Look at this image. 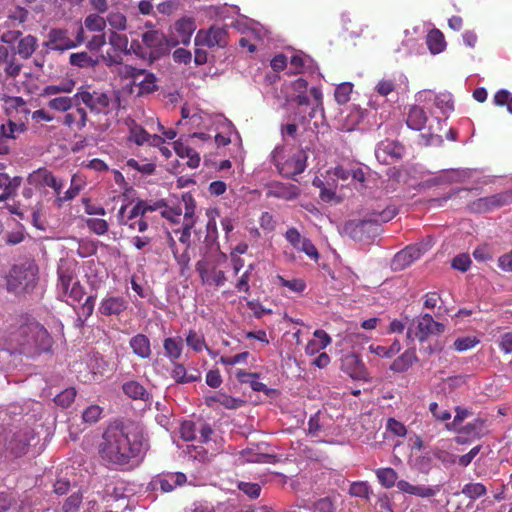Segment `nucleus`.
<instances>
[{
	"mask_svg": "<svg viewBox=\"0 0 512 512\" xmlns=\"http://www.w3.org/2000/svg\"><path fill=\"white\" fill-rule=\"evenodd\" d=\"M147 450L140 424L131 418H115L104 431L99 445L101 458L114 466H134Z\"/></svg>",
	"mask_w": 512,
	"mask_h": 512,
	"instance_id": "f257e3e1",
	"label": "nucleus"
},
{
	"mask_svg": "<svg viewBox=\"0 0 512 512\" xmlns=\"http://www.w3.org/2000/svg\"><path fill=\"white\" fill-rule=\"evenodd\" d=\"M398 213L395 206H387L381 211H372L363 219L349 220L344 232L355 241H364L379 233L380 225L392 220Z\"/></svg>",
	"mask_w": 512,
	"mask_h": 512,
	"instance_id": "f03ea898",
	"label": "nucleus"
},
{
	"mask_svg": "<svg viewBox=\"0 0 512 512\" xmlns=\"http://www.w3.org/2000/svg\"><path fill=\"white\" fill-rule=\"evenodd\" d=\"M38 265L34 260H25L14 265L10 271L7 287L8 290L15 293H30L38 283Z\"/></svg>",
	"mask_w": 512,
	"mask_h": 512,
	"instance_id": "7ed1b4c3",
	"label": "nucleus"
},
{
	"mask_svg": "<svg viewBox=\"0 0 512 512\" xmlns=\"http://www.w3.org/2000/svg\"><path fill=\"white\" fill-rule=\"evenodd\" d=\"M77 262L70 259H60L57 266V288L64 297L79 302L84 294V287L77 280Z\"/></svg>",
	"mask_w": 512,
	"mask_h": 512,
	"instance_id": "20e7f679",
	"label": "nucleus"
},
{
	"mask_svg": "<svg viewBox=\"0 0 512 512\" xmlns=\"http://www.w3.org/2000/svg\"><path fill=\"white\" fill-rule=\"evenodd\" d=\"M75 98L78 105L81 103L94 114L108 115L114 108L116 99L100 90H91L88 86H81Z\"/></svg>",
	"mask_w": 512,
	"mask_h": 512,
	"instance_id": "39448f33",
	"label": "nucleus"
},
{
	"mask_svg": "<svg viewBox=\"0 0 512 512\" xmlns=\"http://www.w3.org/2000/svg\"><path fill=\"white\" fill-rule=\"evenodd\" d=\"M142 43L149 53V61L155 60L168 55L170 50L174 48L171 39L167 37L162 31L147 30L141 35Z\"/></svg>",
	"mask_w": 512,
	"mask_h": 512,
	"instance_id": "423d86ee",
	"label": "nucleus"
},
{
	"mask_svg": "<svg viewBox=\"0 0 512 512\" xmlns=\"http://www.w3.org/2000/svg\"><path fill=\"white\" fill-rule=\"evenodd\" d=\"M464 421L465 418H453L451 422L445 423L447 429L459 434L455 438L458 444H465L469 439L479 438L485 434L484 421L481 418L467 423Z\"/></svg>",
	"mask_w": 512,
	"mask_h": 512,
	"instance_id": "0eeeda50",
	"label": "nucleus"
},
{
	"mask_svg": "<svg viewBox=\"0 0 512 512\" xmlns=\"http://www.w3.org/2000/svg\"><path fill=\"white\" fill-rule=\"evenodd\" d=\"M510 204H512V191L507 190L471 201L467 209L470 213L485 214Z\"/></svg>",
	"mask_w": 512,
	"mask_h": 512,
	"instance_id": "6e6552de",
	"label": "nucleus"
},
{
	"mask_svg": "<svg viewBox=\"0 0 512 512\" xmlns=\"http://www.w3.org/2000/svg\"><path fill=\"white\" fill-rule=\"evenodd\" d=\"M445 330V326L436 322L433 317L426 313L413 321L411 327L408 328L407 337L416 338L420 342H424L432 334H441Z\"/></svg>",
	"mask_w": 512,
	"mask_h": 512,
	"instance_id": "1a4fd4ad",
	"label": "nucleus"
},
{
	"mask_svg": "<svg viewBox=\"0 0 512 512\" xmlns=\"http://www.w3.org/2000/svg\"><path fill=\"white\" fill-rule=\"evenodd\" d=\"M108 43L111 46V50L101 55L102 60L107 66L121 64L123 61L122 55L130 54L127 35L121 34L118 31H109Z\"/></svg>",
	"mask_w": 512,
	"mask_h": 512,
	"instance_id": "9d476101",
	"label": "nucleus"
},
{
	"mask_svg": "<svg viewBox=\"0 0 512 512\" xmlns=\"http://www.w3.org/2000/svg\"><path fill=\"white\" fill-rule=\"evenodd\" d=\"M306 155L303 151H297L285 161L280 160V151L275 150L273 153V162L279 173L286 178H294L296 175L304 172L306 168Z\"/></svg>",
	"mask_w": 512,
	"mask_h": 512,
	"instance_id": "9b49d317",
	"label": "nucleus"
},
{
	"mask_svg": "<svg viewBox=\"0 0 512 512\" xmlns=\"http://www.w3.org/2000/svg\"><path fill=\"white\" fill-rule=\"evenodd\" d=\"M117 222L139 233L149 231L148 217L142 216L134 206L129 209V205H122L117 213Z\"/></svg>",
	"mask_w": 512,
	"mask_h": 512,
	"instance_id": "f8f14e48",
	"label": "nucleus"
},
{
	"mask_svg": "<svg viewBox=\"0 0 512 512\" xmlns=\"http://www.w3.org/2000/svg\"><path fill=\"white\" fill-rule=\"evenodd\" d=\"M340 362V369L353 380L365 382L371 380L370 374L358 354L354 352L346 353L341 357Z\"/></svg>",
	"mask_w": 512,
	"mask_h": 512,
	"instance_id": "ddd939ff",
	"label": "nucleus"
},
{
	"mask_svg": "<svg viewBox=\"0 0 512 512\" xmlns=\"http://www.w3.org/2000/svg\"><path fill=\"white\" fill-rule=\"evenodd\" d=\"M228 32L224 27L211 26L209 29H200L194 39L196 46L209 48H224L228 44Z\"/></svg>",
	"mask_w": 512,
	"mask_h": 512,
	"instance_id": "4468645a",
	"label": "nucleus"
},
{
	"mask_svg": "<svg viewBox=\"0 0 512 512\" xmlns=\"http://www.w3.org/2000/svg\"><path fill=\"white\" fill-rule=\"evenodd\" d=\"M22 335L30 338L21 343L22 346H34L37 349L45 350L50 346L51 338L45 327L39 323H30L20 327Z\"/></svg>",
	"mask_w": 512,
	"mask_h": 512,
	"instance_id": "2eb2a0df",
	"label": "nucleus"
},
{
	"mask_svg": "<svg viewBox=\"0 0 512 512\" xmlns=\"http://www.w3.org/2000/svg\"><path fill=\"white\" fill-rule=\"evenodd\" d=\"M27 181L35 188L50 187L55 195H59L64 187V182L53 175L47 168H39L29 174Z\"/></svg>",
	"mask_w": 512,
	"mask_h": 512,
	"instance_id": "dca6fc26",
	"label": "nucleus"
},
{
	"mask_svg": "<svg viewBox=\"0 0 512 512\" xmlns=\"http://www.w3.org/2000/svg\"><path fill=\"white\" fill-rule=\"evenodd\" d=\"M128 140L134 142L136 145L141 146L148 143L150 146H160L165 143V139L157 134H149L140 124L135 120H130L128 123Z\"/></svg>",
	"mask_w": 512,
	"mask_h": 512,
	"instance_id": "f3484780",
	"label": "nucleus"
},
{
	"mask_svg": "<svg viewBox=\"0 0 512 512\" xmlns=\"http://www.w3.org/2000/svg\"><path fill=\"white\" fill-rule=\"evenodd\" d=\"M47 41L44 45L53 51L64 52L66 50L75 48L69 31L64 28H52L47 35Z\"/></svg>",
	"mask_w": 512,
	"mask_h": 512,
	"instance_id": "a211bd4d",
	"label": "nucleus"
},
{
	"mask_svg": "<svg viewBox=\"0 0 512 512\" xmlns=\"http://www.w3.org/2000/svg\"><path fill=\"white\" fill-rule=\"evenodd\" d=\"M28 445L29 439L26 432H9L5 437V456L14 458L21 457L26 453Z\"/></svg>",
	"mask_w": 512,
	"mask_h": 512,
	"instance_id": "6ab92c4d",
	"label": "nucleus"
},
{
	"mask_svg": "<svg viewBox=\"0 0 512 512\" xmlns=\"http://www.w3.org/2000/svg\"><path fill=\"white\" fill-rule=\"evenodd\" d=\"M173 29V33L169 37L172 45L174 47L179 44L188 45L196 29L195 21L192 18H181L175 22Z\"/></svg>",
	"mask_w": 512,
	"mask_h": 512,
	"instance_id": "aec40b11",
	"label": "nucleus"
},
{
	"mask_svg": "<svg viewBox=\"0 0 512 512\" xmlns=\"http://www.w3.org/2000/svg\"><path fill=\"white\" fill-rule=\"evenodd\" d=\"M27 124L28 120L25 118L9 114L8 120L0 125V132L6 139L15 145V142L20 135L26 133L28 130Z\"/></svg>",
	"mask_w": 512,
	"mask_h": 512,
	"instance_id": "412c9836",
	"label": "nucleus"
},
{
	"mask_svg": "<svg viewBox=\"0 0 512 512\" xmlns=\"http://www.w3.org/2000/svg\"><path fill=\"white\" fill-rule=\"evenodd\" d=\"M300 195V189L291 183H282L279 181L271 182L267 185L266 196L268 198H278L291 201Z\"/></svg>",
	"mask_w": 512,
	"mask_h": 512,
	"instance_id": "4be33fe9",
	"label": "nucleus"
},
{
	"mask_svg": "<svg viewBox=\"0 0 512 512\" xmlns=\"http://www.w3.org/2000/svg\"><path fill=\"white\" fill-rule=\"evenodd\" d=\"M0 66L7 78L15 79L21 73L23 65L17 60L16 53L8 47L0 45Z\"/></svg>",
	"mask_w": 512,
	"mask_h": 512,
	"instance_id": "5701e85b",
	"label": "nucleus"
},
{
	"mask_svg": "<svg viewBox=\"0 0 512 512\" xmlns=\"http://www.w3.org/2000/svg\"><path fill=\"white\" fill-rule=\"evenodd\" d=\"M127 308V302L120 296H107L99 305V313L104 316L120 315Z\"/></svg>",
	"mask_w": 512,
	"mask_h": 512,
	"instance_id": "b1692460",
	"label": "nucleus"
},
{
	"mask_svg": "<svg viewBox=\"0 0 512 512\" xmlns=\"http://www.w3.org/2000/svg\"><path fill=\"white\" fill-rule=\"evenodd\" d=\"M171 363L172 368L170 370V377L175 381V383L188 384L201 379V374L197 369H193L192 373H188L185 366L178 362V360Z\"/></svg>",
	"mask_w": 512,
	"mask_h": 512,
	"instance_id": "393cba45",
	"label": "nucleus"
},
{
	"mask_svg": "<svg viewBox=\"0 0 512 512\" xmlns=\"http://www.w3.org/2000/svg\"><path fill=\"white\" fill-rule=\"evenodd\" d=\"M88 122V113L84 107L76 105V110L73 112H65L62 119V124L70 129L78 131L86 127Z\"/></svg>",
	"mask_w": 512,
	"mask_h": 512,
	"instance_id": "a878e982",
	"label": "nucleus"
},
{
	"mask_svg": "<svg viewBox=\"0 0 512 512\" xmlns=\"http://www.w3.org/2000/svg\"><path fill=\"white\" fill-rule=\"evenodd\" d=\"M133 353L141 359H148L152 354L150 339L142 333L133 336L129 341Z\"/></svg>",
	"mask_w": 512,
	"mask_h": 512,
	"instance_id": "bb28decb",
	"label": "nucleus"
},
{
	"mask_svg": "<svg viewBox=\"0 0 512 512\" xmlns=\"http://www.w3.org/2000/svg\"><path fill=\"white\" fill-rule=\"evenodd\" d=\"M236 378L242 384H250V387L256 392H264L266 395H270L273 391V389H269L264 383L258 381V373L247 372L239 369L236 372Z\"/></svg>",
	"mask_w": 512,
	"mask_h": 512,
	"instance_id": "cd10ccee",
	"label": "nucleus"
},
{
	"mask_svg": "<svg viewBox=\"0 0 512 512\" xmlns=\"http://www.w3.org/2000/svg\"><path fill=\"white\" fill-rule=\"evenodd\" d=\"M428 117L424 109L420 106H412L406 118L407 126L415 131H421L425 128Z\"/></svg>",
	"mask_w": 512,
	"mask_h": 512,
	"instance_id": "c85d7f7f",
	"label": "nucleus"
},
{
	"mask_svg": "<svg viewBox=\"0 0 512 512\" xmlns=\"http://www.w3.org/2000/svg\"><path fill=\"white\" fill-rule=\"evenodd\" d=\"M417 361L418 357L415 348H409L392 362L390 370L402 373L407 371Z\"/></svg>",
	"mask_w": 512,
	"mask_h": 512,
	"instance_id": "c756f323",
	"label": "nucleus"
},
{
	"mask_svg": "<svg viewBox=\"0 0 512 512\" xmlns=\"http://www.w3.org/2000/svg\"><path fill=\"white\" fill-rule=\"evenodd\" d=\"M299 455L304 459L314 462H321L327 459V453L319 442H313L310 445H300Z\"/></svg>",
	"mask_w": 512,
	"mask_h": 512,
	"instance_id": "7c9ffc66",
	"label": "nucleus"
},
{
	"mask_svg": "<svg viewBox=\"0 0 512 512\" xmlns=\"http://www.w3.org/2000/svg\"><path fill=\"white\" fill-rule=\"evenodd\" d=\"M187 481V477L184 473L176 472V473H167L160 476L157 482L160 485V489L163 492H171L177 486H183Z\"/></svg>",
	"mask_w": 512,
	"mask_h": 512,
	"instance_id": "2f4dec72",
	"label": "nucleus"
},
{
	"mask_svg": "<svg viewBox=\"0 0 512 512\" xmlns=\"http://www.w3.org/2000/svg\"><path fill=\"white\" fill-rule=\"evenodd\" d=\"M6 103V114L9 117V114H14L17 117L21 116L26 120H29L30 110L27 107L25 100L22 97L13 96L8 97L5 100Z\"/></svg>",
	"mask_w": 512,
	"mask_h": 512,
	"instance_id": "473e14b6",
	"label": "nucleus"
},
{
	"mask_svg": "<svg viewBox=\"0 0 512 512\" xmlns=\"http://www.w3.org/2000/svg\"><path fill=\"white\" fill-rule=\"evenodd\" d=\"M165 356L170 362L180 359L183 352V341L181 337H167L163 341Z\"/></svg>",
	"mask_w": 512,
	"mask_h": 512,
	"instance_id": "72a5a7b5",
	"label": "nucleus"
},
{
	"mask_svg": "<svg viewBox=\"0 0 512 512\" xmlns=\"http://www.w3.org/2000/svg\"><path fill=\"white\" fill-rule=\"evenodd\" d=\"M20 183L21 179L19 177L11 178L6 173H0V189L3 190L0 194V201H6L11 198L16 193Z\"/></svg>",
	"mask_w": 512,
	"mask_h": 512,
	"instance_id": "f704fd0d",
	"label": "nucleus"
},
{
	"mask_svg": "<svg viewBox=\"0 0 512 512\" xmlns=\"http://www.w3.org/2000/svg\"><path fill=\"white\" fill-rule=\"evenodd\" d=\"M174 150H175V153L182 159H185L187 158V162L186 164L190 167V168H197L200 164V156L199 154L194 150L192 149L191 147L179 142V141H175L174 142Z\"/></svg>",
	"mask_w": 512,
	"mask_h": 512,
	"instance_id": "c9c22d12",
	"label": "nucleus"
},
{
	"mask_svg": "<svg viewBox=\"0 0 512 512\" xmlns=\"http://www.w3.org/2000/svg\"><path fill=\"white\" fill-rule=\"evenodd\" d=\"M122 390L126 396L134 400H147L149 397V393L145 387L135 380L123 383Z\"/></svg>",
	"mask_w": 512,
	"mask_h": 512,
	"instance_id": "e433bc0d",
	"label": "nucleus"
},
{
	"mask_svg": "<svg viewBox=\"0 0 512 512\" xmlns=\"http://www.w3.org/2000/svg\"><path fill=\"white\" fill-rule=\"evenodd\" d=\"M38 47V39L33 35L22 37L17 43V53L23 59L30 58Z\"/></svg>",
	"mask_w": 512,
	"mask_h": 512,
	"instance_id": "4c0bfd02",
	"label": "nucleus"
},
{
	"mask_svg": "<svg viewBox=\"0 0 512 512\" xmlns=\"http://www.w3.org/2000/svg\"><path fill=\"white\" fill-rule=\"evenodd\" d=\"M426 43L432 54H438L445 50L446 41L443 33L439 29H432L426 37Z\"/></svg>",
	"mask_w": 512,
	"mask_h": 512,
	"instance_id": "58836bf2",
	"label": "nucleus"
},
{
	"mask_svg": "<svg viewBox=\"0 0 512 512\" xmlns=\"http://www.w3.org/2000/svg\"><path fill=\"white\" fill-rule=\"evenodd\" d=\"M364 114L363 111L356 107H350L348 110L347 115L343 118L341 130L343 131H353L356 129V127L361 123L363 120Z\"/></svg>",
	"mask_w": 512,
	"mask_h": 512,
	"instance_id": "ea45409f",
	"label": "nucleus"
},
{
	"mask_svg": "<svg viewBox=\"0 0 512 512\" xmlns=\"http://www.w3.org/2000/svg\"><path fill=\"white\" fill-rule=\"evenodd\" d=\"M78 104L75 95L73 97L69 96H57L50 99L47 103V106L54 111L57 112H68L73 106Z\"/></svg>",
	"mask_w": 512,
	"mask_h": 512,
	"instance_id": "a19ab883",
	"label": "nucleus"
},
{
	"mask_svg": "<svg viewBox=\"0 0 512 512\" xmlns=\"http://www.w3.org/2000/svg\"><path fill=\"white\" fill-rule=\"evenodd\" d=\"M396 485L400 491L411 495L420 497H431L434 495V490L432 488L412 485L405 480H399Z\"/></svg>",
	"mask_w": 512,
	"mask_h": 512,
	"instance_id": "79ce46f5",
	"label": "nucleus"
},
{
	"mask_svg": "<svg viewBox=\"0 0 512 512\" xmlns=\"http://www.w3.org/2000/svg\"><path fill=\"white\" fill-rule=\"evenodd\" d=\"M430 248L429 243L420 242L413 245H409L398 252V260L404 259L406 255L411 257L413 261L418 260L424 253Z\"/></svg>",
	"mask_w": 512,
	"mask_h": 512,
	"instance_id": "37998d69",
	"label": "nucleus"
},
{
	"mask_svg": "<svg viewBox=\"0 0 512 512\" xmlns=\"http://www.w3.org/2000/svg\"><path fill=\"white\" fill-rule=\"evenodd\" d=\"M72 66L79 68H94L98 65L99 60L93 59L87 52L72 53L69 57Z\"/></svg>",
	"mask_w": 512,
	"mask_h": 512,
	"instance_id": "c03bdc74",
	"label": "nucleus"
},
{
	"mask_svg": "<svg viewBox=\"0 0 512 512\" xmlns=\"http://www.w3.org/2000/svg\"><path fill=\"white\" fill-rule=\"evenodd\" d=\"M75 81L68 79L59 84L48 85L43 89L44 96H53L60 93H71L75 87Z\"/></svg>",
	"mask_w": 512,
	"mask_h": 512,
	"instance_id": "a18cd8bd",
	"label": "nucleus"
},
{
	"mask_svg": "<svg viewBox=\"0 0 512 512\" xmlns=\"http://www.w3.org/2000/svg\"><path fill=\"white\" fill-rule=\"evenodd\" d=\"M169 247L173 253V256L180 267V274L184 275L185 272L189 269L190 264V256L188 254V249H185L184 252L178 253L176 248V243L173 238L169 240Z\"/></svg>",
	"mask_w": 512,
	"mask_h": 512,
	"instance_id": "49530a36",
	"label": "nucleus"
},
{
	"mask_svg": "<svg viewBox=\"0 0 512 512\" xmlns=\"http://www.w3.org/2000/svg\"><path fill=\"white\" fill-rule=\"evenodd\" d=\"M369 350L381 358H391L399 353L401 344L399 341L395 340L390 346L370 345Z\"/></svg>",
	"mask_w": 512,
	"mask_h": 512,
	"instance_id": "de8ad7c7",
	"label": "nucleus"
},
{
	"mask_svg": "<svg viewBox=\"0 0 512 512\" xmlns=\"http://www.w3.org/2000/svg\"><path fill=\"white\" fill-rule=\"evenodd\" d=\"M379 482L386 488L393 487L398 481V475L392 468H380L376 471Z\"/></svg>",
	"mask_w": 512,
	"mask_h": 512,
	"instance_id": "09e8293b",
	"label": "nucleus"
},
{
	"mask_svg": "<svg viewBox=\"0 0 512 512\" xmlns=\"http://www.w3.org/2000/svg\"><path fill=\"white\" fill-rule=\"evenodd\" d=\"M85 28L90 32H103L106 27V20L98 14H89L84 20Z\"/></svg>",
	"mask_w": 512,
	"mask_h": 512,
	"instance_id": "8fccbe9b",
	"label": "nucleus"
},
{
	"mask_svg": "<svg viewBox=\"0 0 512 512\" xmlns=\"http://www.w3.org/2000/svg\"><path fill=\"white\" fill-rule=\"evenodd\" d=\"M136 85L139 88L138 95L150 94L158 88L156 84V77L151 72L145 73L144 78L137 82Z\"/></svg>",
	"mask_w": 512,
	"mask_h": 512,
	"instance_id": "3c124183",
	"label": "nucleus"
},
{
	"mask_svg": "<svg viewBox=\"0 0 512 512\" xmlns=\"http://www.w3.org/2000/svg\"><path fill=\"white\" fill-rule=\"evenodd\" d=\"M106 24L111 27L110 31H124L127 29V18L121 12H110L107 16Z\"/></svg>",
	"mask_w": 512,
	"mask_h": 512,
	"instance_id": "603ef678",
	"label": "nucleus"
},
{
	"mask_svg": "<svg viewBox=\"0 0 512 512\" xmlns=\"http://www.w3.org/2000/svg\"><path fill=\"white\" fill-rule=\"evenodd\" d=\"M76 175H73L71 179V185L67 191L64 192L63 195L61 193L56 195L55 203L58 207H62L65 202H68L74 199L80 192L81 186L75 183Z\"/></svg>",
	"mask_w": 512,
	"mask_h": 512,
	"instance_id": "864d4df0",
	"label": "nucleus"
},
{
	"mask_svg": "<svg viewBox=\"0 0 512 512\" xmlns=\"http://www.w3.org/2000/svg\"><path fill=\"white\" fill-rule=\"evenodd\" d=\"M186 344L195 352H201L204 348L209 351L204 336L194 330H189L186 336Z\"/></svg>",
	"mask_w": 512,
	"mask_h": 512,
	"instance_id": "5fc2aeb1",
	"label": "nucleus"
},
{
	"mask_svg": "<svg viewBox=\"0 0 512 512\" xmlns=\"http://www.w3.org/2000/svg\"><path fill=\"white\" fill-rule=\"evenodd\" d=\"M353 91V84L350 82H343L339 84L334 92V97L339 105H344L349 102L350 96Z\"/></svg>",
	"mask_w": 512,
	"mask_h": 512,
	"instance_id": "6e6d98bb",
	"label": "nucleus"
},
{
	"mask_svg": "<svg viewBox=\"0 0 512 512\" xmlns=\"http://www.w3.org/2000/svg\"><path fill=\"white\" fill-rule=\"evenodd\" d=\"M134 207L137 210H139V212H140V214H142V216H147L148 212H153V211H156V210L166 207V202L164 200H158V201L150 203L146 200L139 199L135 203Z\"/></svg>",
	"mask_w": 512,
	"mask_h": 512,
	"instance_id": "4d7b16f0",
	"label": "nucleus"
},
{
	"mask_svg": "<svg viewBox=\"0 0 512 512\" xmlns=\"http://www.w3.org/2000/svg\"><path fill=\"white\" fill-rule=\"evenodd\" d=\"M76 394L75 388H67L54 397V402L57 406L67 408L74 402Z\"/></svg>",
	"mask_w": 512,
	"mask_h": 512,
	"instance_id": "13d9d810",
	"label": "nucleus"
},
{
	"mask_svg": "<svg viewBox=\"0 0 512 512\" xmlns=\"http://www.w3.org/2000/svg\"><path fill=\"white\" fill-rule=\"evenodd\" d=\"M96 296H88L85 302L80 307V312L78 314V321L81 322V326L87 321L89 317L92 316L94 307H95Z\"/></svg>",
	"mask_w": 512,
	"mask_h": 512,
	"instance_id": "bf43d9fd",
	"label": "nucleus"
},
{
	"mask_svg": "<svg viewBox=\"0 0 512 512\" xmlns=\"http://www.w3.org/2000/svg\"><path fill=\"white\" fill-rule=\"evenodd\" d=\"M215 214H218L217 211H215ZM208 217H209V220L206 224V231H207V234L205 236V242L207 244H212L216 241L217 237H218V231H217V223H216V219H215V216H214V212H208L207 213Z\"/></svg>",
	"mask_w": 512,
	"mask_h": 512,
	"instance_id": "052dcab7",
	"label": "nucleus"
},
{
	"mask_svg": "<svg viewBox=\"0 0 512 512\" xmlns=\"http://www.w3.org/2000/svg\"><path fill=\"white\" fill-rule=\"evenodd\" d=\"M218 402L221 406L227 409H235L241 407L245 402L241 399H236L231 396L221 394L219 397H211L208 399V402Z\"/></svg>",
	"mask_w": 512,
	"mask_h": 512,
	"instance_id": "680f3d73",
	"label": "nucleus"
},
{
	"mask_svg": "<svg viewBox=\"0 0 512 512\" xmlns=\"http://www.w3.org/2000/svg\"><path fill=\"white\" fill-rule=\"evenodd\" d=\"M85 222L89 230L97 235H104L109 229V225L104 219L88 218Z\"/></svg>",
	"mask_w": 512,
	"mask_h": 512,
	"instance_id": "e2e57ef3",
	"label": "nucleus"
},
{
	"mask_svg": "<svg viewBox=\"0 0 512 512\" xmlns=\"http://www.w3.org/2000/svg\"><path fill=\"white\" fill-rule=\"evenodd\" d=\"M108 35L104 32L93 35L87 42L86 48L90 52H98L107 43Z\"/></svg>",
	"mask_w": 512,
	"mask_h": 512,
	"instance_id": "0e129e2a",
	"label": "nucleus"
},
{
	"mask_svg": "<svg viewBox=\"0 0 512 512\" xmlns=\"http://www.w3.org/2000/svg\"><path fill=\"white\" fill-rule=\"evenodd\" d=\"M462 493L471 499H477L486 494V487L481 483L466 484Z\"/></svg>",
	"mask_w": 512,
	"mask_h": 512,
	"instance_id": "69168bd1",
	"label": "nucleus"
},
{
	"mask_svg": "<svg viewBox=\"0 0 512 512\" xmlns=\"http://www.w3.org/2000/svg\"><path fill=\"white\" fill-rule=\"evenodd\" d=\"M493 102L497 106H507V110L512 114V93L502 89L495 93Z\"/></svg>",
	"mask_w": 512,
	"mask_h": 512,
	"instance_id": "338daca9",
	"label": "nucleus"
},
{
	"mask_svg": "<svg viewBox=\"0 0 512 512\" xmlns=\"http://www.w3.org/2000/svg\"><path fill=\"white\" fill-rule=\"evenodd\" d=\"M82 494L80 492L70 495L62 505L63 512H76L82 503Z\"/></svg>",
	"mask_w": 512,
	"mask_h": 512,
	"instance_id": "774afa93",
	"label": "nucleus"
}]
</instances>
